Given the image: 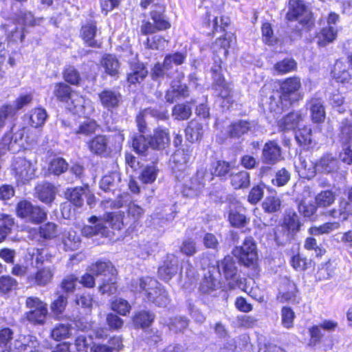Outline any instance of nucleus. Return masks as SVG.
<instances>
[{
	"mask_svg": "<svg viewBox=\"0 0 352 352\" xmlns=\"http://www.w3.org/2000/svg\"><path fill=\"white\" fill-rule=\"evenodd\" d=\"M220 285V281L214 276L208 272L204 274L201 281L199 283V291L202 294H209L216 291Z\"/></svg>",
	"mask_w": 352,
	"mask_h": 352,
	"instance_id": "58836bf2",
	"label": "nucleus"
},
{
	"mask_svg": "<svg viewBox=\"0 0 352 352\" xmlns=\"http://www.w3.org/2000/svg\"><path fill=\"white\" fill-rule=\"evenodd\" d=\"M148 72L142 63H133L131 65V72L128 74V82L131 84L140 82L146 76Z\"/></svg>",
	"mask_w": 352,
	"mask_h": 352,
	"instance_id": "a18cd8bd",
	"label": "nucleus"
},
{
	"mask_svg": "<svg viewBox=\"0 0 352 352\" xmlns=\"http://www.w3.org/2000/svg\"><path fill=\"white\" fill-rule=\"evenodd\" d=\"M232 253L240 264L252 268L257 266L256 244L252 236L245 237L241 245L235 247Z\"/></svg>",
	"mask_w": 352,
	"mask_h": 352,
	"instance_id": "0eeeda50",
	"label": "nucleus"
},
{
	"mask_svg": "<svg viewBox=\"0 0 352 352\" xmlns=\"http://www.w3.org/2000/svg\"><path fill=\"white\" fill-rule=\"evenodd\" d=\"M101 64L107 74L111 76H114L118 74L120 63L115 56L111 54L104 56L102 59Z\"/></svg>",
	"mask_w": 352,
	"mask_h": 352,
	"instance_id": "3c124183",
	"label": "nucleus"
},
{
	"mask_svg": "<svg viewBox=\"0 0 352 352\" xmlns=\"http://www.w3.org/2000/svg\"><path fill=\"white\" fill-rule=\"evenodd\" d=\"M338 138L341 145L352 144V122L348 118L340 123Z\"/></svg>",
	"mask_w": 352,
	"mask_h": 352,
	"instance_id": "c03bdc74",
	"label": "nucleus"
},
{
	"mask_svg": "<svg viewBox=\"0 0 352 352\" xmlns=\"http://www.w3.org/2000/svg\"><path fill=\"white\" fill-rule=\"evenodd\" d=\"M120 181L119 174L112 173L109 175L104 176L100 182V187L104 191L111 190Z\"/></svg>",
	"mask_w": 352,
	"mask_h": 352,
	"instance_id": "774afa93",
	"label": "nucleus"
},
{
	"mask_svg": "<svg viewBox=\"0 0 352 352\" xmlns=\"http://www.w3.org/2000/svg\"><path fill=\"white\" fill-rule=\"evenodd\" d=\"M93 226H85L82 229V234L85 236L91 237L96 234L107 235L108 227L104 225L103 221L93 216L89 219Z\"/></svg>",
	"mask_w": 352,
	"mask_h": 352,
	"instance_id": "473e14b6",
	"label": "nucleus"
},
{
	"mask_svg": "<svg viewBox=\"0 0 352 352\" xmlns=\"http://www.w3.org/2000/svg\"><path fill=\"white\" fill-rule=\"evenodd\" d=\"M85 194V188L83 187H76L68 189L65 192V196L76 206H81L83 204Z\"/></svg>",
	"mask_w": 352,
	"mask_h": 352,
	"instance_id": "6e6d98bb",
	"label": "nucleus"
},
{
	"mask_svg": "<svg viewBox=\"0 0 352 352\" xmlns=\"http://www.w3.org/2000/svg\"><path fill=\"white\" fill-rule=\"evenodd\" d=\"M281 324L285 329H289L294 327L296 314L293 309L289 306H283L280 309Z\"/></svg>",
	"mask_w": 352,
	"mask_h": 352,
	"instance_id": "e2e57ef3",
	"label": "nucleus"
},
{
	"mask_svg": "<svg viewBox=\"0 0 352 352\" xmlns=\"http://www.w3.org/2000/svg\"><path fill=\"white\" fill-rule=\"evenodd\" d=\"M212 89L217 92V97L222 102V107L230 109L234 103L231 83L228 82L222 73L221 65H217L211 68Z\"/></svg>",
	"mask_w": 352,
	"mask_h": 352,
	"instance_id": "423d86ee",
	"label": "nucleus"
},
{
	"mask_svg": "<svg viewBox=\"0 0 352 352\" xmlns=\"http://www.w3.org/2000/svg\"><path fill=\"white\" fill-rule=\"evenodd\" d=\"M25 307L29 309L25 314V318L34 324L43 325L48 314L47 305L39 298L30 296L26 298Z\"/></svg>",
	"mask_w": 352,
	"mask_h": 352,
	"instance_id": "1a4fd4ad",
	"label": "nucleus"
},
{
	"mask_svg": "<svg viewBox=\"0 0 352 352\" xmlns=\"http://www.w3.org/2000/svg\"><path fill=\"white\" fill-rule=\"evenodd\" d=\"M62 243L65 250L74 251L79 248L80 239L74 230H65L62 235Z\"/></svg>",
	"mask_w": 352,
	"mask_h": 352,
	"instance_id": "a19ab883",
	"label": "nucleus"
},
{
	"mask_svg": "<svg viewBox=\"0 0 352 352\" xmlns=\"http://www.w3.org/2000/svg\"><path fill=\"white\" fill-rule=\"evenodd\" d=\"M265 185L261 182L254 184L250 190L247 200L252 205L257 204L264 196V188Z\"/></svg>",
	"mask_w": 352,
	"mask_h": 352,
	"instance_id": "052dcab7",
	"label": "nucleus"
},
{
	"mask_svg": "<svg viewBox=\"0 0 352 352\" xmlns=\"http://www.w3.org/2000/svg\"><path fill=\"white\" fill-rule=\"evenodd\" d=\"M195 101L191 100L185 102L178 103L172 109V116L176 120L184 121L188 120L192 115V105Z\"/></svg>",
	"mask_w": 352,
	"mask_h": 352,
	"instance_id": "e433bc0d",
	"label": "nucleus"
},
{
	"mask_svg": "<svg viewBox=\"0 0 352 352\" xmlns=\"http://www.w3.org/2000/svg\"><path fill=\"white\" fill-rule=\"evenodd\" d=\"M251 129V123L248 120L232 122L228 126L226 136L230 139H239L248 134Z\"/></svg>",
	"mask_w": 352,
	"mask_h": 352,
	"instance_id": "c756f323",
	"label": "nucleus"
},
{
	"mask_svg": "<svg viewBox=\"0 0 352 352\" xmlns=\"http://www.w3.org/2000/svg\"><path fill=\"white\" fill-rule=\"evenodd\" d=\"M89 271L95 275L102 294L109 295L116 292V270L110 261H97L90 266Z\"/></svg>",
	"mask_w": 352,
	"mask_h": 352,
	"instance_id": "7ed1b4c3",
	"label": "nucleus"
},
{
	"mask_svg": "<svg viewBox=\"0 0 352 352\" xmlns=\"http://www.w3.org/2000/svg\"><path fill=\"white\" fill-rule=\"evenodd\" d=\"M297 69L298 63L293 58L285 57L276 62L273 66L274 72L280 76L296 72Z\"/></svg>",
	"mask_w": 352,
	"mask_h": 352,
	"instance_id": "c9c22d12",
	"label": "nucleus"
},
{
	"mask_svg": "<svg viewBox=\"0 0 352 352\" xmlns=\"http://www.w3.org/2000/svg\"><path fill=\"white\" fill-rule=\"evenodd\" d=\"M39 342L32 335H21L14 341L13 347L1 352H39Z\"/></svg>",
	"mask_w": 352,
	"mask_h": 352,
	"instance_id": "6ab92c4d",
	"label": "nucleus"
},
{
	"mask_svg": "<svg viewBox=\"0 0 352 352\" xmlns=\"http://www.w3.org/2000/svg\"><path fill=\"white\" fill-rule=\"evenodd\" d=\"M283 159L282 150L276 140H268L262 149V162L274 165Z\"/></svg>",
	"mask_w": 352,
	"mask_h": 352,
	"instance_id": "b1692460",
	"label": "nucleus"
},
{
	"mask_svg": "<svg viewBox=\"0 0 352 352\" xmlns=\"http://www.w3.org/2000/svg\"><path fill=\"white\" fill-rule=\"evenodd\" d=\"M147 110H144L141 112L136 118L138 126L140 132L144 133L146 132V122L145 117L147 115ZM153 139L151 136L146 137L144 134L135 136L133 140V147L134 150L142 155H145V153L149 147H153Z\"/></svg>",
	"mask_w": 352,
	"mask_h": 352,
	"instance_id": "f8f14e48",
	"label": "nucleus"
},
{
	"mask_svg": "<svg viewBox=\"0 0 352 352\" xmlns=\"http://www.w3.org/2000/svg\"><path fill=\"white\" fill-rule=\"evenodd\" d=\"M294 138L300 146L306 149L312 147L314 139L310 125L305 124L302 127H298L296 131Z\"/></svg>",
	"mask_w": 352,
	"mask_h": 352,
	"instance_id": "72a5a7b5",
	"label": "nucleus"
},
{
	"mask_svg": "<svg viewBox=\"0 0 352 352\" xmlns=\"http://www.w3.org/2000/svg\"><path fill=\"white\" fill-rule=\"evenodd\" d=\"M307 10L308 6L303 0H289L285 19L287 23L298 22L301 28L296 31L299 34L302 30L307 32L311 31L315 26V19L311 12L303 16Z\"/></svg>",
	"mask_w": 352,
	"mask_h": 352,
	"instance_id": "20e7f679",
	"label": "nucleus"
},
{
	"mask_svg": "<svg viewBox=\"0 0 352 352\" xmlns=\"http://www.w3.org/2000/svg\"><path fill=\"white\" fill-rule=\"evenodd\" d=\"M124 140V134L118 131L115 135H97L87 142L89 151L100 157L109 156L113 151L121 148Z\"/></svg>",
	"mask_w": 352,
	"mask_h": 352,
	"instance_id": "39448f33",
	"label": "nucleus"
},
{
	"mask_svg": "<svg viewBox=\"0 0 352 352\" xmlns=\"http://www.w3.org/2000/svg\"><path fill=\"white\" fill-rule=\"evenodd\" d=\"M301 166L307 178H311L316 175L317 166L320 168L322 172L325 173H335L339 169L338 160L330 154L324 155L315 163L311 162L309 166L304 160L301 162Z\"/></svg>",
	"mask_w": 352,
	"mask_h": 352,
	"instance_id": "9d476101",
	"label": "nucleus"
},
{
	"mask_svg": "<svg viewBox=\"0 0 352 352\" xmlns=\"http://www.w3.org/2000/svg\"><path fill=\"white\" fill-rule=\"evenodd\" d=\"M297 209L305 219L311 221L316 220L318 208L315 202H307L305 199H302L297 204Z\"/></svg>",
	"mask_w": 352,
	"mask_h": 352,
	"instance_id": "4c0bfd02",
	"label": "nucleus"
},
{
	"mask_svg": "<svg viewBox=\"0 0 352 352\" xmlns=\"http://www.w3.org/2000/svg\"><path fill=\"white\" fill-rule=\"evenodd\" d=\"M228 179L230 186L235 190H244L250 186V174L246 170H239L236 173L231 170Z\"/></svg>",
	"mask_w": 352,
	"mask_h": 352,
	"instance_id": "2f4dec72",
	"label": "nucleus"
},
{
	"mask_svg": "<svg viewBox=\"0 0 352 352\" xmlns=\"http://www.w3.org/2000/svg\"><path fill=\"white\" fill-rule=\"evenodd\" d=\"M276 300L280 303L298 304L300 300L296 283L289 277L283 280Z\"/></svg>",
	"mask_w": 352,
	"mask_h": 352,
	"instance_id": "4468645a",
	"label": "nucleus"
},
{
	"mask_svg": "<svg viewBox=\"0 0 352 352\" xmlns=\"http://www.w3.org/2000/svg\"><path fill=\"white\" fill-rule=\"evenodd\" d=\"M261 207L265 213H276L281 210L282 201L277 195H267L262 202Z\"/></svg>",
	"mask_w": 352,
	"mask_h": 352,
	"instance_id": "37998d69",
	"label": "nucleus"
},
{
	"mask_svg": "<svg viewBox=\"0 0 352 352\" xmlns=\"http://www.w3.org/2000/svg\"><path fill=\"white\" fill-rule=\"evenodd\" d=\"M152 322L153 318L151 315L146 311H141L136 313L133 318V324L137 328H141L144 330L148 328Z\"/></svg>",
	"mask_w": 352,
	"mask_h": 352,
	"instance_id": "13d9d810",
	"label": "nucleus"
},
{
	"mask_svg": "<svg viewBox=\"0 0 352 352\" xmlns=\"http://www.w3.org/2000/svg\"><path fill=\"white\" fill-rule=\"evenodd\" d=\"M218 271L223 274L230 289L242 284L241 278L238 274V268L233 258L230 255L225 256L217 263Z\"/></svg>",
	"mask_w": 352,
	"mask_h": 352,
	"instance_id": "9b49d317",
	"label": "nucleus"
},
{
	"mask_svg": "<svg viewBox=\"0 0 352 352\" xmlns=\"http://www.w3.org/2000/svg\"><path fill=\"white\" fill-rule=\"evenodd\" d=\"M289 263L296 272H303L312 266L313 261L302 253L297 252L290 256Z\"/></svg>",
	"mask_w": 352,
	"mask_h": 352,
	"instance_id": "f704fd0d",
	"label": "nucleus"
},
{
	"mask_svg": "<svg viewBox=\"0 0 352 352\" xmlns=\"http://www.w3.org/2000/svg\"><path fill=\"white\" fill-rule=\"evenodd\" d=\"M337 36V30L332 26L322 28L318 36V45L325 46L332 43Z\"/></svg>",
	"mask_w": 352,
	"mask_h": 352,
	"instance_id": "bf43d9fd",
	"label": "nucleus"
},
{
	"mask_svg": "<svg viewBox=\"0 0 352 352\" xmlns=\"http://www.w3.org/2000/svg\"><path fill=\"white\" fill-rule=\"evenodd\" d=\"M85 104V98L78 94L77 93L74 92L70 96L69 99V103H67V108L74 111V113H83V109Z\"/></svg>",
	"mask_w": 352,
	"mask_h": 352,
	"instance_id": "680f3d73",
	"label": "nucleus"
},
{
	"mask_svg": "<svg viewBox=\"0 0 352 352\" xmlns=\"http://www.w3.org/2000/svg\"><path fill=\"white\" fill-rule=\"evenodd\" d=\"M280 226L288 236H294L300 231L302 223L297 212L289 210L283 214Z\"/></svg>",
	"mask_w": 352,
	"mask_h": 352,
	"instance_id": "4be33fe9",
	"label": "nucleus"
},
{
	"mask_svg": "<svg viewBox=\"0 0 352 352\" xmlns=\"http://www.w3.org/2000/svg\"><path fill=\"white\" fill-rule=\"evenodd\" d=\"M101 105L109 111L117 109L122 102V96L119 91L111 89H104L98 94Z\"/></svg>",
	"mask_w": 352,
	"mask_h": 352,
	"instance_id": "5701e85b",
	"label": "nucleus"
},
{
	"mask_svg": "<svg viewBox=\"0 0 352 352\" xmlns=\"http://www.w3.org/2000/svg\"><path fill=\"white\" fill-rule=\"evenodd\" d=\"M234 166L229 161L223 159H216L210 163L208 172L210 173L209 181L218 179L221 182H225L230 175Z\"/></svg>",
	"mask_w": 352,
	"mask_h": 352,
	"instance_id": "a211bd4d",
	"label": "nucleus"
},
{
	"mask_svg": "<svg viewBox=\"0 0 352 352\" xmlns=\"http://www.w3.org/2000/svg\"><path fill=\"white\" fill-rule=\"evenodd\" d=\"M329 76L331 82L352 91V70L342 58L336 59L330 66Z\"/></svg>",
	"mask_w": 352,
	"mask_h": 352,
	"instance_id": "6e6552de",
	"label": "nucleus"
},
{
	"mask_svg": "<svg viewBox=\"0 0 352 352\" xmlns=\"http://www.w3.org/2000/svg\"><path fill=\"white\" fill-rule=\"evenodd\" d=\"M37 272L29 276L30 281L34 282L38 286H45L50 283L53 279L56 272V267L54 265H46L43 267H38Z\"/></svg>",
	"mask_w": 352,
	"mask_h": 352,
	"instance_id": "c85d7f7f",
	"label": "nucleus"
},
{
	"mask_svg": "<svg viewBox=\"0 0 352 352\" xmlns=\"http://www.w3.org/2000/svg\"><path fill=\"white\" fill-rule=\"evenodd\" d=\"M189 324L188 319L185 316H174L170 318L168 323V329L174 333L183 332Z\"/></svg>",
	"mask_w": 352,
	"mask_h": 352,
	"instance_id": "5fc2aeb1",
	"label": "nucleus"
},
{
	"mask_svg": "<svg viewBox=\"0 0 352 352\" xmlns=\"http://www.w3.org/2000/svg\"><path fill=\"white\" fill-rule=\"evenodd\" d=\"M245 208L241 206L230 208L228 211V221L232 228L241 229L250 223V218L243 212Z\"/></svg>",
	"mask_w": 352,
	"mask_h": 352,
	"instance_id": "cd10ccee",
	"label": "nucleus"
},
{
	"mask_svg": "<svg viewBox=\"0 0 352 352\" xmlns=\"http://www.w3.org/2000/svg\"><path fill=\"white\" fill-rule=\"evenodd\" d=\"M16 210L19 217L31 222L40 223L46 217V213L43 210L38 206H33L26 200L19 202Z\"/></svg>",
	"mask_w": 352,
	"mask_h": 352,
	"instance_id": "2eb2a0df",
	"label": "nucleus"
},
{
	"mask_svg": "<svg viewBox=\"0 0 352 352\" xmlns=\"http://www.w3.org/2000/svg\"><path fill=\"white\" fill-rule=\"evenodd\" d=\"M141 31L144 36L141 41L146 49H153L154 45V36L152 33L154 32V26L149 22L145 23L141 28Z\"/></svg>",
	"mask_w": 352,
	"mask_h": 352,
	"instance_id": "338daca9",
	"label": "nucleus"
},
{
	"mask_svg": "<svg viewBox=\"0 0 352 352\" xmlns=\"http://www.w3.org/2000/svg\"><path fill=\"white\" fill-rule=\"evenodd\" d=\"M189 96L188 87L184 83H178L173 85L169 94H167V100L173 103L174 101L181 98H186Z\"/></svg>",
	"mask_w": 352,
	"mask_h": 352,
	"instance_id": "8fccbe9b",
	"label": "nucleus"
},
{
	"mask_svg": "<svg viewBox=\"0 0 352 352\" xmlns=\"http://www.w3.org/2000/svg\"><path fill=\"white\" fill-rule=\"evenodd\" d=\"M338 322L332 320H323L318 324H314L309 327V340L307 345L311 348H315L320 345L323 340L324 335L322 329L327 331H333L338 327Z\"/></svg>",
	"mask_w": 352,
	"mask_h": 352,
	"instance_id": "ddd939ff",
	"label": "nucleus"
},
{
	"mask_svg": "<svg viewBox=\"0 0 352 352\" xmlns=\"http://www.w3.org/2000/svg\"><path fill=\"white\" fill-rule=\"evenodd\" d=\"M324 215L327 217H331L333 219H342L344 221L347 220L349 217L352 216L340 199L338 201V209L331 208L330 210H327L324 212Z\"/></svg>",
	"mask_w": 352,
	"mask_h": 352,
	"instance_id": "603ef678",
	"label": "nucleus"
},
{
	"mask_svg": "<svg viewBox=\"0 0 352 352\" xmlns=\"http://www.w3.org/2000/svg\"><path fill=\"white\" fill-rule=\"evenodd\" d=\"M36 193L42 202L50 204L55 197V187L50 183H43L36 186Z\"/></svg>",
	"mask_w": 352,
	"mask_h": 352,
	"instance_id": "ea45409f",
	"label": "nucleus"
},
{
	"mask_svg": "<svg viewBox=\"0 0 352 352\" xmlns=\"http://www.w3.org/2000/svg\"><path fill=\"white\" fill-rule=\"evenodd\" d=\"M17 118V113L14 106L11 104H5L0 107V130L8 122L12 123L10 130L2 138L0 142V157L7 151L12 153H17L23 147V138L25 133V128L16 126L12 122Z\"/></svg>",
	"mask_w": 352,
	"mask_h": 352,
	"instance_id": "f03ea898",
	"label": "nucleus"
},
{
	"mask_svg": "<svg viewBox=\"0 0 352 352\" xmlns=\"http://www.w3.org/2000/svg\"><path fill=\"white\" fill-rule=\"evenodd\" d=\"M193 148L190 145H185L184 147H180L175 149L173 154V162L175 164L186 165L190 159Z\"/></svg>",
	"mask_w": 352,
	"mask_h": 352,
	"instance_id": "09e8293b",
	"label": "nucleus"
},
{
	"mask_svg": "<svg viewBox=\"0 0 352 352\" xmlns=\"http://www.w3.org/2000/svg\"><path fill=\"white\" fill-rule=\"evenodd\" d=\"M208 174L206 170H198L190 179L189 186H185L184 191L190 192L191 196H199L206 186V177Z\"/></svg>",
	"mask_w": 352,
	"mask_h": 352,
	"instance_id": "7c9ffc66",
	"label": "nucleus"
},
{
	"mask_svg": "<svg viewBox=\"0 0 352 352\" xmlns=\"http://www.w3.org/2000/svg\"><path fill=\"white\" fill-rule=\"evenodd\" d=\"M72 324L69 322L56 324L51 331V337L56 341H60L72 335Z\"/></svg>",
	"mask_w": 352,
	"mask_h": 352,
	"instance_id": "de8ad7c7",
	"label": "nucleus"
},
{
	"mask_svg": "<svg viewBox=\"0 0 352 352\" xmlns=\"http://www.w3.org/2000/svg\"><path fill=\"white\" fill-rule=\"evenodd\" d=\"M12 170L18 182L23 184L31 180L35 173V168L31 162L23 157H16L12 162Z\"/></svg>",
	"mask_w": 352,
	"mask_h": 352,
	"instance_id": "dca6fc26",
	"label": "nucleus"
},
{
	"mask_svg": "<svg viewBox=\"0 0 352 352\" xmlns=\"http://www.w3.org/2000/svg\"><path fill=\"white\" fill-rule=\"evenodd\" d=\"M278 100L270 97L269 110L272 113L281 114L283 111L298 105L303 100L302 82L300 76L294 75L278 80Z\"/></svg>",
	"mask_w": 352,
	"mask_h": 352,
	"instance_id": "f257e3e1",
	"label": "nucleus"
},
{
	"mask_svg": "<svg viewBox=\"0 0 352 352\" xmlns=\"http://www.w3.org/2000/svg\"><path fill=\"white\" fill-rule=\"evenodd\" d=\"M186 58V52H176L173 54H168L164 57L163 67L166 69H170L172 68L173 64L175 65H181L185 62Z\"/></svg>",
	"mask_w": 352,
	"mask_h": 352,
	"instance_id": "4d7b16f0",
	"label": "nucleus"
},
{
	"mask_svg": "<svg viewBox=\"0 0 352 352\" xmlns=\"http://www.w3.org/2000/svg\"><path fill=\"white\" fill-rule=\"evenodd\" d=\"M179 268L177 258L173 254H168L157 269L158 276L168 281L176 275Z\"/></svg>",
	"mask_w": 352,
	"mask_h": 352,
	"instance_id": "393cba45",
	"label": "nucleus"
},
{
	"mask_svg": "<svg viewBox=\"0 0 352 352\" xmlns=\"http://www.w3.org/2000/svg\"><path fill=\"white\" fill-rule=\"evenodd\" d=\"M307 104L309 105L310 118L312 122L317 124L324 122L326 111L322 98L316 96L311 97L307 100Z\"/></svg>",
	"mask_w": 352,
	"mask_h": 352,
	"instance_id": "a878e982",
	"label": "nucleus"
},
{
	"mask_svg": "<svg viewBox=\"0 0 352 352\" xmlns=\"http://www.w3.org/2000/svg\"><path fill=\"white\" fill-rule=\"evenodd\" d=\"M61 126L65 129V133L68 134H76L77 135L89 136L94 134L98 125L94 120H87L79 124L78 126L74 127L67 120H62L60 121Z\"/></svg>",
	"mask_w": 352,
	"mask_h": 352,
	"instance_id": "412c9836",
	"label": "nucleus"
},
{
	"mask_svg": "<svg viewBox=\"0 0 352 352\" xmlns=\"http://www.w3.org/2000/svg\"><path fill=\"white\" fill-rule=\"evenodd\" d=\"M100 35V30L98 29L96 22L94 21H87L81 28L80 36L85 43L89 47H100L102 41L98 38Z\"/></svg>",
	"mask_w": 352,
	"mask_h": 352,
	"instance_id": "aec40b11",
	"label": "nucleus"
},
{
	"mask_svg": "<svg viewBox=\"0 0 352 352\" xmlns=\"http://www.w3.org/2000/svg\"><path fill=\"white\" fill-rule=\"evenodd\" d=\"M336 266L333 261L328 259L318 267L316 275L319 280H327L334 274Z\"/></svg>",
	"mask_w": 352,
	"mask_h": 352,
	"instance_id": "0e129e2a",
	"label": "nucleus"
},
{
	"mask_svg": "<svg viewBox=\"0 0 352 352\" xmlns=\"http://www.w3.org/2000/svg\"><path fill=\"white\" fill-rule=\"evenodd\" d=\"M47 117L46 111L42 108L34 109L31 111L30 124L32 126L37 128L44 124Z\"/></svg>",
	"mask_w": 352,
	"mask_h": 352,
	"instance_id": "69168bd1",
	"label": "nucleus"
},
{
	"mask_svg": "<svg viewBox=\"0 0 352 352\" xmlns=\"http://www.w3.org/2000/svg\"><path fill=\"white\" fill-rule=\"evenodd\" d=\"M305 114L300 110H292L276 122L278 129L281 132L296 131L305 120Z\"/></svg>",
	"mask_w": 352,
	"mask_h": 352,
	"instance_id": "f3484780",
	"label": "nucleus"
},
{
	"mask_svg": "<svg viewBox=\"0 0 352 352\" xmlns=\"http://www.w3.org/2000/svg\"><path fill=\"white\" fill-rule=\"evenodd\" d=\"M204 124L197 119L190 120L184 129L186 140L190 143L200 142L204 136Z\"/></svg>",
	"mask_w": 352,
	"mask_h": 352,
	"instance_id": "bb28decb",
	"label": "nucleus"
},
{
	"mask_svg": "<svg viewBox=\"0 0 352 352\" xmlns=\"http://www.w3.org/2000/svg\"><path fill=\"white\" fill-rule=\"evenodd\" d=\"M53 93L58 100L69 103V99L74 92L69 85L64 82H58L54 85Z\"/></svg>",
	"mask_w": 352,
	"mask_h": 352,
	"instance_id": "864d4df0",
	"label": "nucleus"
},
{
	"mask_svg": "<svg viewBox=\"0 0 352 352\" xmlns=\"http://www.w3.org/2000/svg\"><path fill=\"white\" fill-rule=\"evenodd\" d=\"M336 200L335 192L330 189L323 190L319 192L314 197V202L318 208H328L331 206Z\"/></svg>",
	"mask_w": 352,
	"mask_h": 352,
	"instance_id": "49530a36",
	"label": "nucleus"
},
{
	"mask_svg": "<svg viewBox=\"0 0 352 352\" xmlns=\"http://www.w3.org/2000/svg\"><path fill=\"white\" fill-rule=\"evenodd\" d=\"M170 144L169 132L168 129L158 128L155 129V150L165 151L168 153L167 149Z\"/></svg>",
	"mask_w": 352,
	"mask_h": 352,
	"instance_id": "79ce46f5",
	"label": "nucleus"
}]
</instances>
